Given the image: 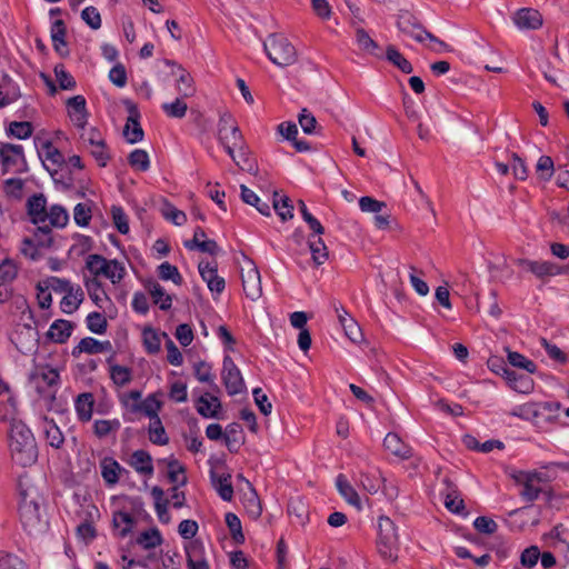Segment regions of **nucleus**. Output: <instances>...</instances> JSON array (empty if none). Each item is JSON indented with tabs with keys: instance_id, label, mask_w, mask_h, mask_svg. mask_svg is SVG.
<instances>
[{
	"instance_id": "nucleus-20",
	"label": "nucleus",
	"mask_w": 569,
	"mask_h": 569,
	"mask_svg": "<svg viewBox=\"0 0 569 569\" xmlns=\"http://www.w3.org/2000/svg\"><path fill=\"white\" fill-rule=\"evenodd\" d=\"M129 463L140 475L151 476L153 473L152 458L146 450H136L131 455Z\"/></svg>"
},
{
	"instance_id": "nucleus-38",
	"label": "nucleus",
	"mask_w": 569,
	"mask_h": 569,
	"mask_svg": "<svg viewBox=\"0 0 569 569\" xmlns=\"http://www.w3.org/2000/svg\"><path fill=\"white\" fill-rule=\"evenodd\" d=\"M112 522L114 528L119 529V536L123 538L132 530L134 519L128 512L117 511L113 515Z\"/></svg>"
},
{
	"instance_id": "nucleus-22",
	"label": "nucleus",
	"mask_w": 569,
	"mask_h": 569,
	"mask_svg": "<svg viewBox=\"0 0 569 569\" xmlns=\"http://www.w3.org/2000/svg\"><path fill=\"white\" fill-rule=\"evenodd\" d=\"M0 157L3 166V173L17 164L18 159L23 160V149L19 144L7 143L0 148Z\"/></svg>"
},
{
	"instance_id": "nucleus-21",
	"label": "nucleus",
	"mask_w": 569,
	"mask_h": 569,
	"mask_svg": "<svg viewBox=\"0 0 569 569\" xmlns=\"http://www.w3.org/2000/svg\"><path fill=\"white\" fill-rule=\"evenodd\" d=\"M73 323L68 320H56L49 328L48 338L57 343H64L71 336Z\"/></svg>"
},
{
	"instance_id": "nucleus-44",
	"label": "nucleus",
	"mask_w": 569,
	"mask_h": 569,
	"mask_svg": "<svg viewBox=\"0 0 569 569\" xmlns=\"http://www.w3.org/2000/svg\"><path fill=\"white\" fill-rule=\"evenodd\" d=\"M530 272H532L538 278H543L559 274L561 271L560 268L552 262L536 261L535 264L530 266Z\"/></svg>"
},
{
	"instance_id": "nucleus-50",
	"label": "nucleus",
	"mask_w": 569,
	"mask_h": 569,
	"mask_svg": "<svg viewBox=\"0 0 569 569\" xmlns=\"http://www.w3.org/2000/svg\"><path fill=\"white\" fill-rule=\"evenodd\" d=\"M87 326L91 332L102 335L107 330L108 322L102 313L91 312L87 317Z\"/></svg>"
},
{
	"instance_id": "nucleus-59",
	"label": "nucleus",
	"mask_w": 569,
	"mask_h": 569,
	"mask_svg": "<svg viewBox=\"0 0 569 569\" xmlns=\"http://www.w3.org/2000/svg\"><path fill=\"white\" fill-rule=\"evenodd\" d=\"M47 289H52L56 292L72 295L73 287L70 281L60 279L58 277H50L44 282Z\"/></svg>"
},
{
	"instance_id": "nucleus-57",
	"label": "nucleus",
	"mask_w": 569,
	"mask_h": 569,
	"mask_svg": "<svg viewBox=\"0 0 569 569\" xmlns=\"http://www.w3.org/2000/svg\"><path fill=\"white\" fill-rule=\"evenodd\" d=\"M143 343L149 353H157L160 351L161 340L160 336L151 328L143 330Z\"/></svg>"
},
{
	"instance_id": "nucleus-58",
	"label": "nucleus",
	"mask_w": 569,
	"mask_h": 569,
	"mask_svg": "<svg viewBox=\"0 0 569 569\" xmlns=\"http://www.w3.org/2000/svg\"><path fill=\"white\" fill-rule=\"evenodd\" d=\"M158 273L162 280H172L176 284L182 283V277L179 273L178 268L169 262L161 263L158 267Z\"/></svg>"
},
{
	"instance_id": "nucleus-17",
	"label": "nucleus",
	"mask_w": 569,
	"mask_h": 569,
	"mask_svg": "<svg viewBox=\"0 0 569 569\" xmlns=\"http://www.w3.org/2000/svg\"><path fill=\"white\" fill-rule=\"evenodd\" d=\"M383 446L393 456L399 457L401 459H409L412 456L411 447L405 443L401 440V438L395 432H389L385 437Z\"/></svg>"
},
{
	"instance_id": "nucleus-5",
	"label": "nucleus",
	"mask_w": 569,
	"mask_h": 569,
	"mask_svg": "<svg viewBox=\"0 0 569 569\" xmlns=\"http://www.w3.org/2000/svg\"><path fill=\"white\" fill-rule=\"evenodd\" d=\"M399 539L397 528L393 521L386 516H380L378 519V538L377 548L379 553L392 561H396Z\"/></svg>"
},
{
	"instance_id": "nucleus-30",
	"label": "nucleus",
	"mask_w": 569,
	"mask_h": 569,
	"mask_svg": "<svg viewBox=\"0 0 569 569\" xmlns=\"http://www.w3.org/2000/svg\"><path fill=\"white\" fill-rule=\"evenodd\" d=\"M211 479L214 488L217 489L219 496L226 500L230 501L233 497V487L231 485V476L230 475H221L217 476L211 472Z\"/></svg>"
},
{
	"instance_id": "nucleus-53",
	"label": "nucleus",
	"mask_w": 569,
	"mask_h": 569,
	"mask_svg": "<svg viewBox=\"0 0 569 569\" xmlns=\"http://www.w3.org/2000/svg\"><path fill=\"white\" fill-rule=\"evenodd\" d=\"M82 300L83 292L81 289H78L74 295L66 293V296L61 300V309L64 313H72L79 308Z\"/></svg>"
},
{
	"instance_id": "nucleus-28",
	"label": "nucleus",
	"mask_w": 569,
	"mask_h": 569,
	"mask_svg": "<svg viewBox=\"0 0 569 569\" xmlns=\"http://www.w3.org/2000/svg\"><path fill=\"white\" fill-rule=\"evenodd\" d=\"M66 34H67V29H66V24L63 22V20H56L53 23H52V28H51V39L53 41V47L56 49V51L62 56V57H66L68 56L69 51L68 50H62V48L66 47Z\"/></svg>"
},
{
	"instance_id": "nucleus-31",
	"label": "nucleus",
	"mask_w": 569,
	"mask_h": 569,
	"mask_svg": "<svg viewBox=\"0 0 569 569\" xmlns=\"http://www.w3.org/2000/svg\"><path fill=\"white\" fill-rule=\"evenodd\" d=\"M43 432L49 446L60 449L64 442V436L53 420H44Z\"/></svg>"
},
{
	"instance_id": "nucleus-56",
	"label": "nucleus",
	"mask_w": 569,
	"mask_h": 569,
	"mask_svg": "<svg viewBox=\"0 0 569 569\" xmlns=\"http://www.w3.org/2000/svg\"><path fill=\"white\" fill-rule=\"evenodd\" d=\"M119 428V420H96L93 425V432L98 438H103L111 431H117Z\"/></svg>"
},
{
	"instance_id": "nucleus-62",
	"label": "nucleus",
	"mask_w": 569,
	"mask_h": 569,
	"mask_svg": "<svg viewBox=\"0 0 569 569\" xmlns=\"http://www.w3.org/2000/svg\"><path fill=\"white\" fill-rule=\"evenodd\" d=\"M32 124L28 121H13L9 126V132L18 139H26L32 134Z\"/></svg>"
},
{
	"instance_id": "nucleus-16",
	"label": "nucleus",
	"mask_w": 569,
	"mask_h": 569,
	"mask_svg": "<svg viewBox=\"0 0 569 569\" xmlns=\"http://www.w3.org/2000/svg\"><path fill=\"white\" fill-rule=\"evenodd\" d=\"M513 22L520 29H538L542 24V18L535 9L522 8L513 16Z\"/></svg>"
},
{
	"instance_id": "nucleus-27",
	"label": "nucleus",
	"mask_w": 569,
	"mask_h": 569,
	"mask_svg": "<svg viewBox=\"0 0 569 569\" xmlns=\"http://www.w3.org/2000/svg\"><path fill=\"white\" fill-rule=\"evenodd\" d=\"M149 293L151 295L153 302L159 305L161 310H169L172 305L171 296L167 295L164 289L156 281H149L146 284Z\"/></svg>"
},
{
	"instance_id": "nucleus-9",
	"label": "nucleus",
	"mask_w": 569,
	"mask_h": 569,
	"mask_svg": "<svg viewBox=\"0 0 569 569\" xmlns=\"http://www.w3.org/2000/svg\"><path fill=\"white\" fill-rule=\"evenodd\" d=\"M221 375L222 381L230 396L238 395L246 389L241 372L229 356L224 357L223 359Z\"/></svg>"
},
{
	"instance_id": "nucleus-26",
	"label": "nucleus",
	"mask_w": 569,
	"mask_h": 569,
	"mask_svg": "<svg viewBox=\"0 0 569 569\" xmlns=\"http://www.w3.org/2000/svg\"><path fill=\"white\" fill-rule=\"evenodd\" d=\"M161 408V402L157 400L153 395L148 396L143 401L133 403L130 407L132 412H143L151 419H156L159 417L158 411Z\"/></svg>"
},
{
	"instance_id": "nucleus-14",
	"label": "nucleus",
	"mask_w": 569,
	"mask_h": 569,
	"mask_svg": "<svg viewBox=\"0 0 569 569\" xmlns=\"http://www.w3.org/2000/svg\"><path fill=\"white\" fill-rule=\"evenodd\" d=\"M196 409L198 413L203 418L218 419L219 411L221 409V402L216 396L206 392L197 400Z\"/></svg>"
},
{
	"instance_id": "nucleus-40",
	"label": "nucleus",
	"mask_w": 569,
	"mask_h": 569,
	"mask_svg": "<svg viewBox=\"0 0 569 569\" xmlns=\"http://www.w3.org/2000/svg\"><path fill=\"white\" fill-rule=\"evenodd\" d=\"M247 485L250 488V493L244 499V508H246L247 513L252 519H258L261 516L262 506H261L260 499H259L256 490L253 489L252 485L249 481H247Z\"/></svg>"
},
{
	"instance_id": "nucleus-10",
	"label": "nucleus",
	"mask_w": 569,
	"mask_h": 569,
	"mask_svg": "<svg viewBox=\"0 0 569 569\" xmlns=\"http://www.w3.org/2000/svg\"><path fill=\"white\" fill-rule=\"evenodd\" d=\"M123 104L126 106L129 112L127 123L123 128V137L126 138L127 142L137 143L141 141L144 136L143 130L139 122L140 112L137 106L130 100H124Z\"/></svg>"
},
{
	"instance_id": "nucleus-4",
	"label": "nucleus",
	"mask_w": 569,
	"mask_h": 569,
	"mask_svg": "<svg viewBox=\"0 0 569 569\" xmlns=\"http://www.w3.org/2000/svg\"><path fill=\"white\" fill-rule=\"evenodd\" d=\"M28 214L32 223L38 224L34 238L40 247H49L52 242L51 229L47 223V199L42 193L33 194L27 202Z\"/></svg>"
},
{
	"instance_id": "nucleus-6",
	"label": "nucleus",
	"mask_w": 569,
	"mask_h": 569,
	"mask_svg": "<svg viewBox=\"0 0 569 569\" xmlns=\"http://www.w3.org/2000/svg\"><path fill=\"white\" fill-rule=\"evenodd\" d=\"M86 267L89 272L97 279L103 276L110 279L112 283H119L126 274V269L118 260H108L101 254H89L86 259Z\"/></svg>"
},
{
	"instance_id": "nucleus-29",
	"label": "nucleus",
	"mask_w": 569,
	"mask_h": 569,
	"mask_svg": "<svg viewBox=\"0 0 569 569\" xmlns=\"http://www.w3.org/2000/svg\"><path fill=\"white\" fill-rule=\"evenodd\" d=\"M241 200L254 207L261 214L269 217L270 216V207L267 202H262L260 198L256 194L254 191L249 189L247 186L241 184Z\"/></svg>"
},
{
	"instance_id": "nucleus-48",
	"label": "nucleus",
	"mask_w": 569,
	"mask_h": 569,
	"mask_svg": "<svg viewBox=\"0 0 569 569\" xmlns=\"http://www.w3.org/2000/svg\"><path fill=\"white\" fill-rule=\"evenodd\" d=\"M129 164L140 171H147L150 167L149 156L146 150L136 149L128 157Z\"/></svg>"
},
{
	"instance_id": "nucleus-42",
	"label": "nucleus",
	"mask_w": 569,
	"mask_h": 569,
	"mask_svg": "<svg viewBox=\"0 0 569 569\" xmlns=\"http://www.w3.org/2000/svg\"><path fill=\"white\" fill-rule=\"evenodd\" d=\"M507 350V358L511 366L520 369H525L529 373H533L537 370V366L533 361L527 359L525 356H522L519 352L511 351L508 348Z\"/></svg>"
},
{
	"instance_id": "nucleus-39",
	"label": "nucleus",
	"mask_w": 569,
	"mask_h": 569,
	"mask_svg": "<svg viewBox=\"0 0 569 569\" xmlns=\"http://www.w3.org/2000/svg\"><path fill=\"white\" fill-rule=\"evenodd\" d=\"M278 192L273 194L272 206L274 211L281 218L282 221H287L293 218V206L288 197H281L277 199Z\"/></svg>"
},
{
	"instance_id": "nucleus-15",
	"label": "nucleus",
	"mask_w": 569,
	"mask_h": 569,
	"mask_svg": "<svg viewBox=\"0 0 569 569\" xmlns=\"http://www.w3.org/2000/svg\"><path fill=\"white\" fill-rule=\"evenodd\" d=\"M67 106L69 108V116L74 124L80 128H84L88 118L84 97H71L67 100Z\"/></svg>"
},
{
	"instance_id": "nucleus-8",
	"label": "nucleus",
	"mask_w": 569,
	"mask_h": 569,
	"mask_svg": "<svg viewBox=\"0 0 569 569\" xmlns=\"http://www.w3.org/2000/svg\"><path fill=\"white\" fill-rule=\"evenodd\" d=\"M241 280L246 296L251 300H257L262 295L261 279L257 266L253 261L248 260L247 264L241 268Z\"/></svg>"
},
{
	"instance_id": "nucleus-45",
	"label": "nucleus",
	"mask_w": 569,
	"mask_h": 569,
	"mask_svg": "<svg viewBox=\"0 0 569 569\" xmlns=\"http://www.w3.org/2000/svg\"><path fill=\"white\" fill-rule=\"evenodd\" d=\"M359 482L365 490L369 493H376L381 487V483L386 482V479L380 472L378 475L360 473Z\"/></svg>"
},
{
	"instance_id": "nucleus-43",
	"label": "nucleus",
	"mask_w": 569,
	"mask_h": 569,
	"mask_svg": "<svg viewBox=\"0 0 569 569\" xmlns=\"http://www.w3.org/2000/svg\"><path fill=\"white\" fill-rule=\"evenodd\" d=\"M110 377L114 385L118 387H124L131 381L132 371L128 367L112 365L110 367Z\"/></svg>"
},
{
	"instance_id": "nucleus-7",
	"label": "nucleus",
	"mask_w": 569,
	"mask_h": 569,
	"mask_svg": "<svg viewBox=\"0 0 569 569\" xmlns=\"http://www.w3.org/2000/svg\"><path fill=\"white\" fill-rule=\"evenodd\" d=\"M36 143L43 166L53 177L58 172V168L66 163L64 156L52 144L50 140H41L37 138Z\"/></svg>"
},
{
	"instance_id": "nucleus-25",
	"label": "nucleus",
	"mask_w": 569,
	"mask_h": 569,
	"mask_svg": "<svg viewBox=\"0 0 569 569\" xmlns=\"http://www.w3.org/2000/svg\"><path fill=\"white\" fill-rule=\"evenodd\" d=\"M121 470V466L113 458L108 457L101 461V476L109 486H113L119 481Z\"/></svg>"
},
{
	"instance_id": "nucleus-41",
	"label": "nucleus",
	"mask_w": 569,
	"mask_h": 569,
	"mask_svg": "<svg viewBox=\"0 0 569 569\" xmlns=\"http://www.w3.org/2000/svg\"><path fill=\"white\" fill-rule=\"evenodd\" d=\"M69 220V216L67 210L58 204H54L47 211V221H49V227H64Z\"/></svg>"
},
{
	"instance_id": "nucleus-47",
	"label": "nucleus",
	"mask_w": 569,
	"mask_h": 569,
	"mask_svg": "<svg viewBox=\"0 0 569 569\" xmlns=\"http://www.w3.org/2000/svg\"><path fill=\"white\" fill-rule=\"evenodd\" d=\"M168 478L170 482L184 486L187 483L186 468L179 463L178 460L173 459L168 462Z\"/></svg>"
},
{
	"instance_id": "nucleus-13",
	"label": "nucleus",
	"mask_w": 569,
	"mask_h": 569,
	"mask_svg": "<svg viewBox=\"0 0 569 569\" xmlns=\"http://www.w3.org/2000/svg\"><path fill=\"white\" fill-rule=\"evenodd\" d=\"M219 142L223 146L229 157H233L236 149H241L246 143L242 132L238 126H232L230 130L218 134Z\"/></svg>"
},
{
	"instance_id": "nucleus-33",
	"label": "nucleus",
	"mask_w": 569,
	"mask_h": 569,
	"mask_svg": "<svg viewBox=\"0 0 569 569\" xmlns=\"http://www.w3.org/2000/svg\"><path fill=\"white\" fill-rule=\"evenodd\" d=\"M386 59L401 70L403 73H411L413 68L395 46H388L386 49Z\"/></svg>"
},
{
	"instance_id": "nucleus-24",
	"label": "nucleus",
	"mask_w": 569,
	"mask_h": 569,
	"mask_svg": "<svg viewBox=\"0 0 569 569\" xmlns=\"http://www.w3.org/2000/svg\"><path fill=\"white\" fill-rule=\"evenodd\" d=\"M224 443L230 452H237L243 443L242 427L237 422L227 426L223 435Z\"/></svg>"
},
{
	"instance_id": "nucleus-23",
	"label": "nucleus",
	"mask_w": 569,
	"mask_h": 569,
	"mask_svg": "<svg viewBox=\"0 0 569 569\" xmlns=\"http://www.w3.org/2000/svg\"><path fill=\"white\" fill-rule=\"evenodd\" d=\"M336 486L339 493L345 498V500L356 507L358 510H361V500L356 491V489L351 486V483L347 480L343 475H339L336 480Z\"/></svg>"
},
{
	"instance_id": "nucleus-3",
	"label": "nucleus",
	"mask_w": 569,
	"mask_h": 569,
	"mask_svg": "<svg viewBox=\"0 0 569 569\" xmlns=\"http://www.w3.org/2000/svg\"><path fill=\"white\" fill-rule=\"evenodd\" d=\"M263 48L270 61L279 67L292 66L298 60L296 47L282 33L270 34L264 41Z\"/></svg>"
},
{
	"instance_id": "nucleus-36",
	"label": "nucleus",
	"mask_w": 569,
	"mask_h": 569,
	"mask_svg": "<svg viewBox=\"0 0 569 569\" xmlns=\"http://www.w3.org/2000/svg\"><path fill=\"white\" fill-rule=\"evenodd\" d=\"M309 249L311 251L312 260L316 266L323 264L328 258L329 252L328 249L323 242V240L319 237L317 240L309 237L308 240Z\"/></svg>"
},
{
	"instance_id": "nucleus-32",
	"label": "nucleus",
	"mask_w": 569,
	"mask_h": 569,
	"mask_svg": "<svg viewBox=\"0 0 569 569\" xmlns=\"http://www.w3.org/2000/svg\"><path fill=\"white\" fill-rule=\"evenodd\" d=\"M177 69L179 71V76H178V80H177L178 92L181 94L182 98L192 97L196 92L192 77L181 66H177Z\"/></svg>"
},
{
	"instance_id": "nucleus-46",
	"label": "nucleus",
	"mask_w": 569,
	"mask_h": 569,
	"mask_svg": "<svg viewBox=\"0 0 569 569\" xmlns=\"http://www.w3.org/2000/svg\"><path fill=\"white\" fill-rule=\"evenodd\" d=\"M100 341L94 338L87 337L80 340L78 346H76L72 350L73 357H79L82 352L88 355H97L100 353Z\"/></svg>"
},
{
	"instance_id": "nucleus-49",
	"label": "nucleus",
	"mask_w": 569,
	"mask_h": 569,
	"mask_svg": "<svg viewBox=\"0 0 569 569\" xmlns=\"http://www.w3.org/2000/svg\"><path fill=\"white\" fill-rule=\"evenodd\" d=\"M226 523L229 528L232 539L237 543H243L244 536L242 533L241 521H240L239 517L232 512H228L226 515Z\"/></svg>"
},
{
	"instance_id": "nucleus-18",
	"label": "nucleus",
	"mask_w": 569,
	"mask_h": 569,
	"mask_svg": "<svg viewBox=\"0 0 569 569\" xmlns=\"http://www.w3.org/2000/svg\"><path fill=\"white\" fill-rule=\"evenodd\" d=\"M443 483L446 485L445 490V506L452 512L459 513L465 509L463 500L460 498L457 486L449 479L445 478Z\"/></svg>"
},
{
	"instance_id": "nucleus-12",
	"label": "nucleus",
	"mask_w": 569,
	"mask_h": 569,
	"mask_svg": "<svg viewBox=\"0 0 569 569\" xmlns=\"http://www.w3.org/2000/svg\"><path fill=\"white\" fill-rule=\"evenodd\" d=\"M201 278L212 292L221 293L224 289V279L217 273V264L201 261L198 266Z\"/></svg>"
},
{
	"instance_id": "nucleus-35",
	"label": "nucleus",
	"mask_w": 569,
	"mask_h": 569,
	"mask_svg": "<svg viewBox=\"0 0 569 569\" xmlns=\"http://www.w3.org/2000/svg\"><path fill=\"white\" fill-rule=\"evenodd\" d=\"M148 433L150 441L154 445L164 446L169 442V437L159 417L150 420Z\"/></svg>"
},
{
	"instance_id": "nucleus-1",
	"label": "nucleus",
	"mask_w": 569,
	"mask_h": 569,
	"mask_svg": "<svg viewBox=\"0 0 569 569\" xmlns=\"http://www.w3.org/2000/svg\"><path fill=\"white\" fill-rule=\"evenodd\" d=\"M19 487L21 496L19 512L24 530L30 535L44 532L49 522L46 513L40 510L42 497L27 481L20 480Z\"/></svg>"
},
{
	"instance_id": "nucleus-37",
	"label": "nucleus",
	"mask_w": 569,
	"mask_h": 569,
	"mask_svg": "<svg viewBox=\"0 0 569 569\" xmlns=\"http://www.w3.org/2000/svg\"><path fill=\"white\" fill-rule=\"evenodd\" d=\"M356 40L359 48L362 49L363 51L376 57H381L378 53V51L380 50L378 43L368 34V32L363 28H357Z\"/></svg>"
},
{
	"instance_id": "nucleus-64",
	"label": "nucleus",
	"mask_w": 569,
	"mask_h": 569,
	"mask_svg": "<svg viewBox=\"0 0 569 569\" xmlns=\"http://www.w3.org/2000/svg\"><path fill=\"white\" fill-rule=\"evenodd\" d=\"M82 20L92 29L101 27V16L94 7H87L81 12Z\"/></svg>"
},
{
	"instance_id": "nucleus-61",
	"label": "nucleus",
	"mask_w": 569,
	"mask_h": 569,
	"mask_svg": "<svg viewBox=\"0 0 569 569\" xmlns=\"http://www.w3.org/2000/svg\"><path fill=\"white\" fill-rule=\"evenodd\" d=\"M34 377L46 383L48 387L56 386L59 381V372L49 367L39 368Z\"/></svg>"
},
{
	"instance_id": "nucleus-34",
	"label": "nucleus",
	"mask_w": 569,
	"mask_h": 569,
	"mask_svg": "<svg viewBox=\"0 0 569 569\" xmlns=\"http://www.w3.org/2000/svg\"><path fill=\"white\" fill-rule=\"evenodd\" d=\"M76 409L81 421H89L92 417L93 397L91 393H81L76 401Z\"/></svg>"
},
{
	"instance_id": "nucleus-2",
	"label": "nucleus",
	"mask_w": 569,
	"mask_h": 569,
	"mask_svg": "<svg viewBox=\"0 0 569 569\" xmlns=\"http://www.w3.org/2000/svg\"><path fill=\"white\" fill-rule=\"evenodd\" d=\"M9 447L12 458L20 466L36 462L37 445L31 430L21 421H13L9 432Z\"/></svg>"
},
{
	"instance_id": "nucleus-11",
	"label": "nucleus",
	"mask_w": 569,
	"mask_h": 569,
	"mask_svg": "<svg viewBox=\"0 0 569 569\" xmlns=\"http://www.w3.org/2000/svg\"><path fill=\"white\" fill-rule=\"evenodd\" d=\"M513 479L517 485L521 486L522 489L519 492L520 497L527 502H533L538 499L542 492V488L539 487L527 473V471H519L515 473Z\"/></svg>"
},
{
	"instance_id": "nucleus-51",
	"label": "nucleus",
	"mask_w": 569,
	"mask_h": 569,
	"mask_svg": "<svg viewBox=\"0 0 569 569\" xmlns=\"http://www.w3.org/2000/svg\"><path fill=\"white\" fill-rule=\"evenodd\" d=\"M14 401L9 392V387L0 393V420H7L14 413Z\"/></svg>"
},
{
	"instance_id": "nucleus-19",
	"label": "nucleus",
	"mask_w": 569,
	"mask_h": 569,
	"mask_svg": "<svg viewBox=\"0 0 569 569\" xmlns=\"http://www.w3.org/2000/svg\"><path fill=\"white\" fill-rule=\"evenodd\" d=\"M230 158L233 160L236 166L239 167L240 170L253 174L258 172L257 163L251 157V152L247 142L242 144L241 149H236V151H233V157Z\"/></svg>"
},
{
	"instance_id": "nucleus-63",
	"label": "nucleus",
	"mask_w": 569,
	"mask_h": 569,
	"mask_svg": "<svg viewBox=\"0 0 569 569\" xmlns=\"http://www.w3.org/2000/svg\"><path fill=\"white\" fill-rule=\"evenodd\" d=\"M113 223L117 228V230L126 234L129 232V223H128V217L120 207H112L111 209Z\"/></svg>"
},
{
	"instance_id": "nucleus-52",
	"label": "nucleus",
	"mask_w": 569,
	"mask_h": 569,
	"mask_svg": "<svg viewBox=\"0 0 569 569\" xmlns=\"http://www.w3.org/2000/svg\"><path fill=\"white\" fill-rule=\"evenodd\" d=\"M161 536L158 529L143 531L137 539V542L144 549H151L161 545Z\"/></svg>"
},
{
	"instance_id": "nucleus-60",
	"label": "nucleus",
	"mask_w": 569,
	"mask_h": 569,
	"mask_svg": "<svg viewBox=\"0 0 569 569\" xmlns=\"http://www.w3.org/2000/svg\"><path fill=\"white\" fill-rule=\"evenodd\" d=\"M298 121L303 132L307 134H312L316 132L318 127L317 119L308 111V109L303 108L299 113Z\"/></svg>"
},
{
	"instance_id": "nucleus-54",
	"label": "nucleus",
	"mask_w": 569,
	"mask_h": 569,
	"mask_svg": "<svg viewBox=\"0 0 569 569\" xmlns=\"http://www.w3.org/2000/svg\"><path fill=\"white\" fill-rule=\"evenodd\" d=\"M54 74L60 89L72 90L76 87V80L66 71L63 64L60 63L54 67Z\"/></svg>"
},
{
	"instance_id": "nucleus-55",
	"label": "nucleus",
	"mask_w": 569,
	"mask_h": 569,
	"mask_svg": "<svg viewBox=\"0 0 569 569\" xmlns=\"http://www.w3.org/2000/svg\"><path fill=\"white\" fill-rule=\"evenodd\" d=\"M162 109L168 117L182 118L186 116L188 106L182 98H177L173 102L163 103Z\"/></svg>"
}]
</instances>
